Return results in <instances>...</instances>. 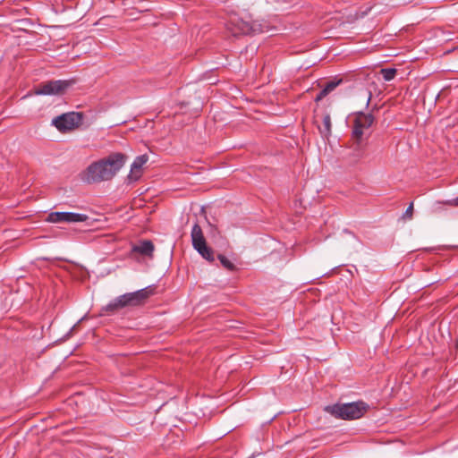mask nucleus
<instances>
[{"instance_id":"obj_1","label":"nucleus","mask_w":458,"mask_h":458,"mask_svg":"<svg viewBox=\"0 0 458 458\" xmlns=\"http://www.w3.org/2000/svg\"><path fill=\"white\" fill-rule=\"evenodd\" d=\"M127 157L122 153H112L105 158L89 165L82 173L81 179L88 183L111 180L124 165Z\"/></svg>"},{"instance_id":"obj_2","label":"nucleus","mask_w":458,"mask_h":458,"mask_svg":"<svg viewBox=\"0 0 458 458\" xmlns=\"http://www.w3.org/2000/svg\"><path fill=\"white\" fill-rule=\"evenodd\" d=\"M366 403L362 402L335 404L326 407V411L338 419L357 420L367 411Z\"/></svg>"},{"instance_id":"obj_3","label":"nucleus","mask_w":458,"mask_h":458,"mask_svg":"<svg viewBox=\"0 0 458 458\" xmlns=\"http://www.w3.org/2000/svg\"><path fill=\"white\" fill-rule=\"evenodd\" d=\"M74 84L73 80H56L49 81L39 84L34 89V95H62L72 85Z\"/></svg>"},{"instance_id":"obj_4","label":"nucleus","mask_w":458,"mask_h":458,"mask_svg":"<svg viewBox=\"0 0 458 458\" xmlns=\"http://www.w3.org/2000/svg\"><path fill=\"white\" fill-rule=\"evenodd\" d=\"M193 248L199 254L208 261H214L213 250L207 245L202 229L199 224H194L191 233Z\"/></svg>"},{"instance_id":"obj_5","label":"nucleus","mask_w":458,"mask_h":458,"mask_svg":"<svg viewBox=\"0 0 458 458\" xmlns=\"http://www.w3.org/2000/svg\"><path fill=\"white\" fill-rule=\"evenodd\" d=\"M228 30L234 36L241 34L247 35L250 33H259L265 31V29L258 21L250 22L239 19L237 17H233L230 19V21L228 23Z\"/></svg>"},{"instance_id":"obj_6","label":"nucleus","mask_w":458,"mask_h":458,"mask_svg":"<svg viewBox=\"0 0 458 458\" xmlns=\"http://www.w3.org/2000/svg\"><path fill=\"white\" fill-rule=\"evenodd\" d=\"M373 122L374 117L370 114L359 112L354 114L352 135V139L357 143L361 142L363 136L365 135V131L369 129Z\"/></svg>"},{"instance_id":"obj_7","label":"nucleus","mask_w":458,"mask_h":458,"mask_svg":"<svg viewBox=\"0 0 458 458\" xmlns=\"http://www.w3.org/2000/svg\"><path fill=\"white\" fill-rule=\"evenodd\" d=\"M81 115L79 113H66L53 119L52 124L61 132L74 130L81 123Z\"/></svg>"},{"instance_id":"obj_8","label":"nucleus","mask_w":458,"mask_h":458,"mask_svg":"<svg viewBox=\"0 0 458 458\" xmlns=\"http://www.w3.org/2000/svg\"><path fill=\"white\" fill-rule=\"evenodd\" d=\"M89 219V216L85 214L75 213V212H51L47 218L49 223H67L76 224L82 223Z\"/></svg>"},{"instance_id":"obj_9","label":"nucleus","mask_w":458,"mask_h":458,"mask_svg":"<svg viewBox=\"0 0 458 458\" xmlns=\"http://www.w3.org/2000/svg\"><path fill=\"white\" fill-rule=\"evenodd\" d=\"M148 157L147 155L137 157L131 165L130 174L127 176L129 182H136L142 174V167L148 162Z\"/></svg>"},{"instance_id":"obj_10","label":"nucleus","mask_w":458,"mask_h":458,"mask_svg":"<svg viewBox=\"0 0 458 458\" xmlns=\"http://www.w3.org/2000/svg\"><path fill=\"white\" fill-rule=\"evenodd\" d=\"M152 294V290L148 287L140 289L133 293H128L127 296L131 305H138L143 302Z\"/></svg>"},{"instance_id":"obj_11","label":"nucleus","mask_w":458,"mask_h":458,"mask_svg":"<svg viewBox=\"0 0 458 458\" xmlns=\"http://www.w3.org/2000/svg\"><path fill=\"white\" fill-rule=\"evenodd\" d=\"M132 250L145 256H151L154 250V245L150 241H145L133 246Z\"/></svg>"},{"instance_id":"obj_12","label":"nucleus","mask_w":458,"mask_h":458,"mask_svg":"<svg viewBox=\"0 0 458 458\" xmlns=\"http://www.w3.org/2000/svg\"><path fill=\"white\" fill-rule=\"evenodd\" d=\"M130 304V300L128 299L127 293L119 296L113 302L109 303L106 306V310H114L119 308L125 307Z\"/></svg>"},{"instance_id":"obj_13","label":"nucleus","mask_w":458,"mask_h":458,"mask_svg":"<svg viewBox=\"0 0 458 458\" xmlns=\"http://www.w3.org/2000/svg\"><path fill=\"white\" fill-rule=\"evenodd\" d=\"M331 117L329 114H326L323 117L322 125L318 126V130L322 136L328 137L331 134Z\"/></svg>"},{"instance_id":"obj_14","label":"nucleus","mask_w":458,"mask_h":458,"mask_svg":"<svg viewBox=\"0 0 458 458\" xmlns=\"http://www.w3.org/2000/svg\"><path fill=\"white\" fill-rule=\"evenodd\" d=\"M342 82V80L338 81H331L327 83L325 88L322 89V95H328L330 92H332L340 83Z\"/></svg>"},{"instance_id":"obj_15","label":"nucleus","mask_w":458,"mask_h":458,"mask_svg":"<svg viewBox=\"0 0 458 458\" xmlns=\"http://www.w3.org/2000/svg\"><path fill=\"white\" fill-rule=\"evenodd\" d=\"M381 73L386 81H390L394 78L396 70L394 68H385L381 70Z\"/></svg>"},{"instance_id":"obj_16","label":"nucleus","mask_w":458,"mask_h":458,"mask_svg":"<svg viewBox=\"0 0 458 458\" xmlns=\"http://www.w3.org/2000/svg\"><path fill=\"white\" fill-rule=\"evenodd\" d=\"M218 259L220 260L222 266L228 269V270H233L234 269V265L233 262H231L224 255H219L218 256Z\"/></svg>"},{"instance_id":"obj_17","label":"nucleus","mask_w":458,"mask_h":458,"mask_svg":"<svg viewBox=\"0 0 458 458\" xmlns=\"http://www.w3.org/2000/svg\"><path fill=\"white\" fill-rule=\"evenodd\" d=\"M412 211H413V205L412 203L410 204V206L407 208L405 213H404V216H407L408 218H411L412 216Z\"/></svg>"},{"instance_id":"obj_18","label":"nucleus","mask_w":458,"mask_h":458,"mask_svg":"<svg viewBox=\"0 0 458 458\" xmlns=\"http://www.w3.org/2000/svg\"><path fill=\"white\" fill-rule=\"evenodd\" d=\"M327 95H322V90L318 93V95L316 97L315 101L319 102L322 100Z\"/></svg>"},{"instance_id":"obj_19","label":"nucleus","mask_w":458,"mask_h":458,"mask_svg":"<svg viewBox=\"0 0 458 458\" xmlns=\"http://www.w3.org/2000/svg\"><path fill=\"white\" fill-rule=\"evenodd\" d=\"M453 204L458 206V197L453 200Z\"/></svg>"},{"instance_id":"obj_20","label":"nucleus","mask_w":458,"mask_h":458,"mask_svg":"<svg viewBox=\"0 0 458 458\" xmlns=\"http://www.w3.org/2000/svg\"><path fill=\"white\" fill-rule=\"evenodd\" d=\"M455 346H456V348H458V336H457V340H456V343H455Z\"/></svg>"}]
</instances>
